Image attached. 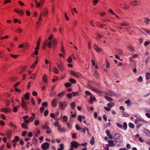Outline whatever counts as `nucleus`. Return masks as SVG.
Returning a JSON list of instances; mask_svg holds the SVG:
<instances>
[{
    "label": "nucleus",
    "instance_id": "79ce46f5",
    "mask_svg": "<svg viewBox=\"0 0 150 150\" xmlns=\"http://www.w3.org/2000/svg\"><path fill=\"white\" fill-rule=\"evenodd\" d=\"M64 16L65 18V19L67 20V21H69V18L68 16L67 13L66 12H65L64 13Z\"/></svg>",
    "mask_w": 150,
    "mask_h": 150
},
{
    "label": "nucleus",
    "instance_id": "a211bd4d",
    "mask_svg": "<svg viewBox=\"0 0 150 150\" xmlns=\"http://www.w3.org/2000/svg\"><path fill=\"white\" fill-rule=\"evenodd\" d=\"M58 130L61 132H63L66 131V129L64 127L61 128V126L59 128H58Z\"/></svg>",
    "mask_w": 150,
    "mask_h": 150
},
{
    "label": "nucleus",
    "instance_id": "2eb2a0df",
    "mask_svg": "<svg viewBox=\"0 0 150 150\" xmlns=\"http://www.w3.org/2000/svg\"><path fill=\"white\" fill-rule=\"evenodd\" d=\"M48 12V10L47 9V8L45 9L42 12L43 13V16L44 17L46 16L47 15Z\"/></svg>",
    "mask_w": 150,
    "mask_h": 150
},
{
    "label": "nucleus",
    "instance_id": "412c9836",
    "mask_svg": "<svg viewBox=\"0 0 150 150\" xmlns=\"http://www.w3.org/2000/svg\"><path fill=\"white\" fill-rule=\"evenodd\" d=\"M120 25L122 26H128L129 25V24L127 22L123 21L122 23H120Z\"/></svg>",
    "mask_w": 150,
    "mask_h": 150
},
{
    "label": "nucleus",
    "instance_id": "58836bf2",
    "mask_svg": "<svg viewBox=\"0 0 150 150\" xmlns=\"http://www.w3.org/2000/svg\"><path fill=\"white\" fill-rule=\"evenodd\" d=\"M38 63V61H36L35 63L32 65L31 67V68H33V69H34L35 68L36 66V65Z\"/></svg>",
    "mask_w": 150,
    "mask_h": 150
},
{
    "label": "nucleus",
    "instance_id": "cd10ccee",
    "mask_svg": "<svg viewBox=\"0 0 150 150\" xmlns=\"http://www.w3.org/2000/svg\"><path fill=\"white\" fill-rule=\"evenodd\" d=\"M62 119L64 122H66L68 120V117L67 116L64 115L62 117Z\"/></svg>",
    "mask_w": 150,
    "mask_h": 150
},
{
    "label": "nucleus",
    "instance_id": "f3484780",
    "mask_svg": "<svg viewBox=\"0 0 150 150\" xmlns=\"http://www.w3.org/2000/svg\"><path fill=\"white\" fill-rule=\"evenodd\" d=\"M48 124V123L47 122L45 123L44 125L42 126V129H50L49 127L47 126Z\"/></svg>",
    "mask_w": 150,
    "mask_h": 150
},
{
    "label": "nucleus",
    "instance_id": "423d86ee",
    "mask_svg": "<svg viewBox=\"0 0 150 150\" xmlns=\"http://www.w3.org/2000/svg\"><path fill=\"white\" fill-rule=\"evenodd\" d=\"M71 148H74L76 149L78 146L80 145L76 141H72L71 142Z\"/></svg>",
    "mask_w": 150,
    "mask_h": 150
},
{
    "label": "nucleus",
    "instance_id": "5fc2aeb1",
    "mask_svg": "<svg viewBox=\"0 0 150 150\" xmlns=\"http://www.w3.org/2000/svg\"><path fill=\"white\" fill-rule=\"evenodd\" d=\"M98 2V0H94L93 2V6L96 5V4Z\"/></svg>",
    "mask_w": 150,
    "mask_h": 150
},
{
    "label": "nucleus",
    "instance_id": "473e14b6",
    "mask_svg": "<svg viewBox=\"0 0 150 150\" xmlns=\"http://www.w3.org/2000/svg\"><path fill=\"white\" fill-rule=\"evenodd\" d=\"M127 49L128 50L131 51H134V48L132 46H129L127 47Z\"/></svg>",
    "mask_w": 150,
    "mask_h": 150
},
{
    "label": "nucleus",
    "instance_id": "7ed1b4c3",
    "mask_svg": "<svg viewBox=\"0 0 150 150\" xmlns=\"http://www.w3.org/2000/svg\"><path fill=\"white\" fill-rule=\"evenodd\" d=\"M59 108L61 109L62 110H64L65 108L67 106V103L65 101L62 102L60 101L59 102Z\"/></svg>",
    "mask_w": 150,
    "mask_h": 150
},
{
    "label": "nucleus",
    "instance_id": "a18cd8bd",
    "mask_svg": "<svg viewBox=\"0 0 150 150\" xmlns=\"http://www.w3.org/2000/svg\"><path fill=\"white\" fill-rule=\"evenodd\" d=\"M116 125H117V126L119 127H120V128L122 129H123V127L122 125L120 124L118 122L116 123Z\"/></svg>",
    "mask_w": 150,
    "mask_h": 150
},
{
    "label": "nucleus",
    "instance_id": "1a4fd4ad",
    "mask_svg": "<svg viewBox=\"0 0 150 150\" xmlns=\"http://www.w3.org/2000/svg\"><path fill=\"white\" fill-rule=\"evenodd\" d=\"M93 48L97 52H100L101 50V49L99 48L96 44H94L93 46Z\"/></svg>",
    "mask_w": 150,
    "mask_h": 150
},
{
    "label": "nucleus",
    "instance_id": "f8f14e48",
    "mask_svg": "<svg viewBox=\"0 0 150 150\" xmlns=\"http://www.w3.org/2000/svg\"><path fill=\"white\" fill-rule=\"evenodd\" d=\"M11 131L10 130H9L7 131V133L5 134L6 136H7L9 138H10L11 136Z\"/></svg>",
    "mask_w": 150,
    "mask_h": 150
},
{
    "label": "nucleus",
    "instance_id": "4be33fe9",
    "mask_svg": "<svg viewBox=\"0 0 150 150\" xmlns=\"http://www.w3.org/2000/svg\"><path fill=\"white\" fill-rule=\"evenodd\" d=\"M120 137V134L117 133L115 134L114 136V138H115V139H119Z\"/></svg>",
    "mask_w": 150,
    "mask_h": 150
},
{
    "label": "nucleus",
    "instance_id": "20e7f679",
    "mask_svg": "<svg viewBox=\"0 0 150 150\" xmlns=\"http://www.w3.org/2000/svg\"><path fill=\"white\" fill-rule=\"evenodd\" d=\"M141 3V1L135 0V1H131L130 3V4L132 6H136L139 5Z\"/></svg>",
    "mask_w": 150,
    "mask_h": 150
},
{
    "label": "nucleus",
    "instance_id": "37998d69",
    "mask_svg": "<svg viewBox=\"0 0 150 150\" xmlns=\"http://www.w3.org/2000/svg\"><path fill=\"white\" fill-rule=\"evenodd\" d=\"M146 78L147 79H150V74L147 72L146 74Z\"/></svg>",
    "mask_w": 150,
    "mask_h": 150
},
{
    "label": "nucleus",
    "instance_id": "f257e3e1",
    "mask_svg": "<svg viewBox=\"0 0 150 150\" xmlns=\"http://www.w3.org/2000/svg\"><path fill=\"white\" fill-rule=\"evenodd\" d=\"M29 103L28 101H26L24 98L22 97L21 99V102L19 103V105L25 110H28V108L27 107V105L29 104Z\"/></svg>",
    "mask_w": 150,
    "mask_h": 150
},
{
    "label": "nucleus",
    "instance_id": "de8ad7c7",
    "mask_svg": "<svg viewBox=\"0 0 150 150\" xmlns=\"http://www.w3.org/2000/svg\"><path fill=\"white\" fill-rule=\"evenodd\" d=\"M67 96L68 98L70 99L72 98V95L71 93H69L67 94Z\"/></svg>",
    "mask_w": 150,
    "mask_h": 150
},
{
    "label": "nucleus",
    "instance_id": "72a5a7b5",
    "mask_svg": "<svg viewBox=\"0 0 150 150\" xmlns=\"http://www.w3.org/2000/svg\"><path fill=\"white\" fill-rule=\"evenodd\" d=\"M70 105L71 106V108L72 109H73L75 108L76 106V104L75 102H73L70 103Z\"/></svg>",
    "mask_w": 150,
    "mask_h": 150
},
{
    "label": "nucleus",
    "instance_id": "13d9d810",
    "mask_svg": "<svg viewBox=\"0 0 150 150\" xmlns=\"http://www.w3.org/2000/svg\"><path fill=\"white\" fill-rule=\"evenodd\" d=\"M122 116L123 117H128L129 116V115L127 113H126L125 112H123V113L122 114Z\"/></svg>",
    "mask_w": 150,
    "mask_h": 150
},
{
    "label": "nucleus",
    "instance_id": "774afa93",
    "mask_svg": "<svg viewBox=\"0 0 150 150\" xmlns=\"http://www.w3.org/2000/svg\"><path fill=\"white\" fill-rule=\"evenodd\" d=\"M5 103H6V106H8L9 105L10 103L8 100H6Z\"/></svg>",
    "mask_w": 150,
    "mask_h": 150
},
{
    "label": "nucleus",
    "instance_id": "9d476101",
    "mask_svg": "<svg viewBox=\"0 0 150 150\" xmlns=\"http://www.w3.org/2000/svg\"><path fill=\"white\" fill-rule=\"evenodd\" d=\"M42 80L45 83H47L48 82V80L47 79V76L46 74H43L42 77Z\"/></svg>",
    "mask_w": 150,
    "mask_h": 150
},
{
    "label": "nucleus",
    "instance_id": "ea45409f",
    "mask_svg": "<svg viewBox=\"0 0 150 150\" xmlns=\"http://www.w3.org/2000/svg\"><path fill=\"white\" fill-rule=\"evenodd\" d=\"M144 132L147 135H149L150 134L149 132L146 129H144Z\"/></svg>",
    "mask_w": 150,
    "mask_h": 150
},
{
    "label": "nucleus",
    "instance_id": "2f4dec72",
    "mask_svg": "<svg viewBox=\"0 0 150 150\" xmlns=\"http://www.w3.org/2000/svg\"><path fill=\"white\" fill-rule=\"evenodd\" d=\"M9 125L10 126L12 127L14 129H16L17 127L15 125H14L13 124V123L12 122H11L9 124Z\"/></svg>",
    "mask_w": 150,
    "mask_h": 150
},
{
    "label": "nucleus",
    "instance_id": "b1692460",
    "mask_svg": "<svg viewBox=\"0 0 150 150\" xmlns=\"http://www.w3.org/2000/svg\"><path fill=\"white\" fill-rule=\"evenodd\" d=\"M15 11L19 14L20 16H22L23 14V12L22 11H19L17 9L15 10Z\"/></svg>",
    "mask_w": 150,
    "mask_h": 150
},
{
    "label": "nucleus",
    "instance_id": "c756f323",
    "mask_svg": "<svg viewBox=\"0 0 150 150\" xmlns=\"http://www.w3.org/2000/svg\"><path fill=\"white\" fill-rule=\"evenodd\" d=\"M137 119L139 120V122L142 121V122H144L145 123H146V124L148 123V122L147 121L144 120L141 117L138 118Z\"/></svg>",
    "mask_w": 150,
    "mask_h": 150
},
{
    "label": "nucleus",
    "instance_id": "338daca9",
    "mask_svg": "<svg viewBox=\"0 0 150 150\" xmlns=\"http://www.w3.org/2000/svg\"><path fill=\"white\" fill-rule=\"evenodd\" d=\"M24 47L26 49H28L29 47V45L28 43H25L24 44Z\"/></svg>",
    "mask_w": 150,
    "mask_h": 150
},
{
    "label": "nucleus",
    "instance_id": "052dcab7",
    "mask_svg": "<svg viewBox=\"0 0 150 150\" xmlns=\"http://www.w3.org/2000/svg\"><path fill=\"white\" fill-rule=\"evenodd\" d=\"M138 81L140 82H141L143 81V78L141 76H139L138 79Z\"/></svg>",
    "mask_w": 150,
    "mask_h": 150
},
{
    "label": "nucleus",
    "instance_id": "c03bdc74",
    "mask_svg": "<svg viewBox=\"0 0 150 150\" xmlns=\"http://www.w3.org/2000/svg\"><path fill=\"white\" fill-rule=\"evenodd\" d=\"M11 0H5L4 2V4H6L8 3H10L11 2Z\"/></svg>",
    "mask_w": 150,
    "mask_h": 150
},
{
    "label": "nucleus",
    "instance_id": "c9c22d12",
    "mask_svg": "<svg viewBox=\"0 0 150 150\" xmlns=\"http://www.w3.org/2000/svg\"><path fill=\"white\" fill-rule=\"evenodd\" d=\"M69 81L73 83H75L76 82V80L72 78H70L69 79Z\"/></svg>",
    "mask_w": 150,
    "mask_h": 150
},
{
    "label": "nucleus",
    "instance_id": "3c124183",
    "mask_svg": "<svg viewBox=\"0 0 150 150\" xmlns=\"http://www.w3.org/2000/svg\"><path fill=\"white\" fill-rule=\"evenodd\" d=\"M129 126L130 127L132 128H134V125L131 123H129Z\"/></svg>",
    "mask_w": 150,
    "mask_h": 150
},
{
    "label": "nucleus",
    "instance_id": "7c9ffc66",
    "mask_svg": "<svg viewBox=\"0 0 150 150\" xmlns=\"http://www.w3.org/2000/svg\"><path fill=\"white\" fill-rule=\"evenodd\" d=\"M53 71L56 74H58L59 73L58 70L56 68H54L52 69Z\"/></svg>",
    "mask_w": 150,
    "mask_h": 150
},
{
    "label": "nucleus",
    "instance_id": "a878e982",
    "mask_svg": "<svg viewBox=\"0 0 150 150\" xmlns=\"http://www.w3.org/2000/svg\"><path fill=\"white\" fill-rule=\"evenodd\" d=\"M94 75L96 78L97 79L99 78L100 76L98 73L97 71H95Z\"/></svg>",
    "mask_w": 150,
    "mask_h": 150
},
{
    "label": "nucleus",
    "instance_id": "bb28decb",
    "mask_svg": "<svg viewBox=\"0 0 150 150\" xmlns=\"http://www.w3.org/2000/svg\"><path fill=\"white\" fill-rule=\"evenodd\" d=\"M1 111L6 113L9 112V110L6 108H4L2 109Z\"/></svg>",
    "mask_w": 150,
    "mask_h": 150
},
{
    "label": "nucleus",
    "instance_id": "69168bd1",
    "mask_svg": "<svg viewBox=\"0 0 150 150\" xmlns=\"http://www.w3.org/2000/svg\"><path fill=\"white\" fill-rule=\"evenodd\" d=\"M125 103L127 104L128 106L130 105V100H127L125 101Z\"/></svg>",
    "mask_w": 150,
    "mask_h": 150
},
{
    "label": "nucleus",
    "instance_id": "9b49d317",
    "mask_svg": "<svg viewBox=\"0 0 150 150\" xmlns=\"http://www.w3.org/2000/svg\"><path fill=\"white\" fill-rule=\"evenodd\" d=\"M143 19L144 22L147 25H148L150 21V19L147 18L145 17Z\"/></svg>",
    "mask_w": 150,
    "mask_h": 150
},
{
    "label": "nucleus",
    "instance_id": "f03ea898",
    "mask_svg": "<svg viewBox=\"0 0 150 150\" xmlns=\"http://www.w3.org/2000/svg\"><path fill=\"white\" fill-rule=\"evenodd\" d=\"M56 64L59 69L61 71H63V66L61 60H58V61L56 62Z\"/></svg>",
    "mask_w": 150,
    "mask_h": 150
},
{
    "label": "nucleus",
    "instance_id": "8fccbe9b",
    "mask_svg": "<svg viewBox=\"0 0 150 150\" xmlns=\"http://www.w3.org/2000/svg\"><path fill=\"white\" fill-rule=\"evenodd\" d=\"M123 127L125 130H126L127 127V125L126 122H124L123 124Z\"/></svg>",
    "mask_w": 150,
    "mask_h": 150
},
{
    "label": "nucleus",
    "instance_id": "a19ab883",
    "mask_svg": "<svg viewBox=\"0 0 150 150\" xmlns=\"http://www.w3.org/2000/svg\"><path fill=\"white\" fill-rule=\"evenodd\" d=\"M67 61L68 62L71 63L72 61V57L71 56H69L67 59Z\"/></svg>",
    "mask_w": 150,
    "mask_h": 150
},
{
    "label": "nucleus",
    "instance_id": "e433bc0d",
    "mask_svg": "<svg viewBox=\"0 0 150 150\" xmlns=\"http://www.w3.org/2000/svg\"><path fill=\"white\" fill-rule=\"evenodd\" d=\"M57 42L58 41L56 39H53L52 41V44L54 45H56L57 43Z\"/></svg>",
    "mask_w": 150,
    "mask_h": 150
},
{
    "label": "nucleus",
    "instance_id": "6e6552de",
    "mask_svg": "<svg viewBox=\"0 0 150 150\" xmlns=\"http://www.w3.org/2000/svg\"><path fill=\"white\" fill-rule=\"evenodd\" d=\"M57 100L56 98L54 99L51 102L52 106L53 107H56L57 105Z\"/></svg>",
    "mask_w": 150,
    "mask_h": 150
},
{
    "label": "nucleus",
    "instance_id": "4468645a",
    "mask_svg": "<svg viewBox=\"0 0 150 150\" xmlns=\"http://www.w3.org/2000/svg\"><path fill=\"white\" fill-rule=\"evenodd\" d=\"M30 93L29 92L26 93L24 96V98L26 100H28L29 99Z\"/></svg>",
    "mask_w": 150,
    "mask_h": 150
},
{
    "label": "nucleus",
    "instance_id": "0e129e2a",
    "mask_svg": "<svg viewBox=\"0 0 150 150\" xmlns=\"http://www.w3.org/2000/svg\"><path fill=\"white\" fill-rule=\"evenodd\" d=\"M75 127H76V129L78 130H81V128L78 125H76Z\"/></svg>",
    "mask_w": 150,
    "mask_h": 150
},
{
    "label": "nucleus",
    "instance_id": "49530a36",
    "mask_svg": "<svg viewBox=\"0 0 150 150\" xmlns=\"http://www.w3.org/2000/svg\"><path fill=\"white\" fill-rule=\"evenodd\" d=\"M54 125L55 127H57L58 128H59L61 127V126L59 124V123L58 122H56L54 123Z\"/></svg>",
    "mask_w": 150,
    "mask_h": 150
},
{
    "label": "nucleus",
    "instance_id": "bf43d9fd",
    "mask_svg": "<svg viewBox=\"0 0 150 150\" xmlns=\"http://www.w3.org/2000/svg\"><path fill=\"white\" fill-rule=\"evenodd\" d=\"M85 93L87 95L91 96L92 94L90 92L88 91H85Z\"/></svg>",
    "mask_w": 150,
    "mask_h": 150
},
{
    "label": "nucleus",
    "instance_id": "aec40b11",
    "mask_svg": "<svg viewBox=\"0 0 150 150\" xmlns=\"http://www.w3.org/2000/svg\"><path fill=\"white\" fill-rule=\"evenodd\" d=\"M108 143L109 144V146H113L115 145V144L113 143V142L112 140H109L108 141Z\"/></svg>",
    "mask_w": 150,
    "mask_h": 150
},
{
    "label": "nucleus",
    "instance_id": "dca6fc26",
    "mask_svg": "<svg viewBox=\"0 0 150 150\" xmlns=\"http://www.w3.org/2000/svg\"><path fill=\"white\" fill-rule=\"evenodd\" d=\"M114 141L116 145L117 146H119L121 143V141L120 139H115Z\"/></svg>",
    "mask_w": 150,
    "mask_h": 150
},
{
    "label": "nucleus",
    "instance_id": "0eeeda50",
    "mask_svg": "<svg viewBox=\"0 0 150 150\" xmlns=\"http://www.w3.org/2000/svg\"><path fill=\"white\" fill-rule=\"evenodd\" d=\"M120 7L126 10L129 9V6H128L126 3H124L123 4H120Z\"/></svg>",
    "mask_w": 150,
    "mask_h": 150
},
{
    "label": "nucleus",
    "instance_id": "f704fd0d",
    "mask_svg": "<svg viewBox=\"0 0 150 150\" xmlns=\"http://www.w3.org/2000/svg\"><path fill=\"white\" fill-rule=\"evenodd\" d=\"M90 143L92 145H93L94 144V138L93 137L91 139L90 141Z\"/></svg>",
    "mask_w": 150,
    "mask_h": 150
},
{
    "label": "nucleus",
    "instance_id": "6ab92c4d",
    "mask_svg": "<svg viewBox=\"0 0 150 150\" xmlns=\"http://www.w3.org/2000/svg\"><path fill=\"white\" fill-rule=\"evenodd\" d=\"M21 126L22 128L25 129H27L28 128V125L24 123L21 124Z\"/></svg>",
    "mask_w": 150,
    "mask_h": 150
},
{
    "label": "nucleus",
    "instance_id": "680f3d73",
    "mask_svg": "<svg viewBox=\"0 0 150 150\" xmlns=\"http://www.w3.org/2000/svg\"><path fill=\"white\" fill-rule=\"evenodd\" d=\"M74 76L78 78H79L81 76V74L79 73H76Z\"/></svg>",
    "mask_w": 150,
    "mask_h": 150
},
{
    "label": "nucleus",
    "instance_id": "39448f33",
    "mask_svg": "<svg viewBox=\"0 0 150 150\" xmlns=\"http://www.w3.org/2000/svg\"><path fill=\"white\" fill-rule=\"evenodd\" d=\"M41 148L42 149H47L49 148V144L48 142H45L42 144Z\"/></svg>",
    "mask_w": 150,
    "mask_h": 150
},
{
    "label": "nucleus",
    "instance_id": "e2e57ef3",
    "mask_svg": "<svg viewBox=\"0 0 150 150\" xmlns=\"http://www.w3.org/2000/svg\"><path fill=\"white\" fill-rule=\"evenodd\" d=\"M105 98L109 101H111L112 100V99L111 98L107 96H105Z\"/></svg>",
    "mask_w": 150,
    "mask_h": 150
},
{
    "label": "nucleus",
    "instance_id": "4d7b16f0",
    "mask_svg": "<svg viewBox=\"0 0 150 150\" xmlns=\"http://www.w3.org/2000/svg\"><path fill=\"white\" fill-rule=\"evenodd\" d=\"M53 37V35H52V34L50 35V36L48 38V40L49 41L51 42V41Z\"/></svg>",
    "mask_w": 150,
    "mask_h": 150
},
{
    "label": "nucleus",
    "instance_id": "6e6d98bb",
    "mask_svg": "<svg viewBox=\"0 0 150 150\" xmlns=\"http://www.w3.org/2000/svg\"><path fill=\"white\" fill-rule=\"evenodd\" d=\"M10 55L11 57L14 59L16 58L17 57H18L19 56V55H13L11 54H10Z\"/></svg>",
    "mask_w": 150,
    "mask_h": 150
},
{
    "label": "nucleus",
    "instance_id": "864d4df0",
    "mask_svg": "<svg viewBox=\"0 0 150 150\" xmlns=\"http://www.w3.org/2000/svg\"><path fill=\"white\" fill-rule=\"evenodd\" d=\"M74 12L76 13L77 14L78 13V12L76 10V9L75 8H73V10H71V12L73 14H74Z\"/></svg>",
    "mask_w": 150,
    "mask_h": 150
},
{
    "label": "nucleus",
    "instance_id": "ddd939ff",
    "mask_svg": "<svg viewBox=\"0 0 150 150\" xmlns=\"http://www.w3.org/2000/svg\"><path fill=\"white\" fill-rule=\"evenodd\" d=\"M19 140V137L18 136H16L14 137V139L11 141V142L12 143H16Z\"/></svg>",
    "mask_w": 150,
    "mask_h": 150
},
{
    "label": "nucleus",
    "instance_id": "c85d7f7f",
    "mask_svg": "<svg viewBox=\"0 0 150 150\" xmlns=\"http://www.w3.org/2000/svg\"><path fill=\"white\" fill-rule=\"evenodd\" d=\"M114 103L113 102L109 103L107 104V106L109 108H112L114 106Z\"/></svg>",
    "mask_w": 150,
    "mask_h": 150
},
{
    "label": "nucleus",
    "instance_id": "5701e85b",
    "mask_svg": "<svg viewBox=\"0 0 150 150\" xmlns=\"http://www.w3.org/2000/svg\"><path fill=\"white\" fill-rule=\"evenodd\" d=\"M116 52L117 53L120 55H122L123 54V52L122 50L120 49L116 50Z\"/></svg>",
    "mask_w": 150,
    "mask_h": 150
},
{
    "label": "nucleus",
    "instance_id": "393cba45",
    "mask_svg": "<svg viewBox=\"0 0 150 150\" xmlns=\"http://www.w3.org/2000/svg\"><path fill=\"white\" fill-rule=\"evenodd\" d=\"M65 93V91H63L62 92L59 93L57 95V96L59 97H61L64 96Z\"/></svg>",
    "mask_w": 150,
    "mask_h": 150
},
{
    "label": "nucleus",
    "instance_id": "09e8293b",
    "mask_svg": "<svg viewBox=\"0 0 150 150\" xmlns=\"http://www.w3.org/2000/svg\"><path fill=\"white\" fill-rule=\"evenodd\" d=\"M71 86V84L69 83H66L65 84V86L66 87H69Z\"/></svg>",
    "mask_w": 150,
    "mask_h": 150
},
{
    "label": "nucleus",
    "instance_id": "4c0bfd02",
    "mask_svg": "<svg viewBox=\"0 0 150 150\" xmlns=\"http://www.w3.org/2000/svg\"><path fill=\"white\" fill-rule=\"evenodd\" d=\"M36 4V6L37 8L41 7L42 5V4H41L40 2V3L39 2H37Z\"/></svg>",
    "mask_w": 150,
    "mask_h": 150
},
{
    "label": "nucleus",
    "instance_id": "603ef678",
    "mask_svg": "<svg viewBox=\"0 0 150 150\" xmlns=\"http://www.w3.org/2000/svg\"><path fill=\"white\" fill-rule=\"evenodd\" d=\"M39 121L38 120H36L34 122V124L35 126H38L39 125Z\"/></svg>",
    "mask_w": 150,
    "mask_h": 150
}]
</instances>
